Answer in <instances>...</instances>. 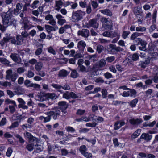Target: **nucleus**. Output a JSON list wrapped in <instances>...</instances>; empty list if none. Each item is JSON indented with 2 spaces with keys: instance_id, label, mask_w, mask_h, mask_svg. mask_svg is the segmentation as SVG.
Returning <instances> with one entry per match:
<instances>
[{
  "instance_id": "f257e3e1",
  "label": "nucleus",
  "mask_w": 158,
  "mask_h": 158,
  "mask_svg": "<svg viewBox=\"0 0 158 158\" xmlns=\"http://www.w3.org/2000/svg\"><path fill=\"white\" fill-rule=\"evenodd\" d=\"M13 10L11 8H9L6 12H3L2 14V22L4 25L7 26L10 25H15L16 21L13 18Z\"/></svg>"
},
{
  "instance_id": "f03ea898",
  "label": "nucleus",
  "mask_w": 158,
  "mask_h": 158,
  "mask_svg": "<svg viewBox=\"0 0 158 158\" xmlns=\"http://www.w3.org/2000/svg\"><path fill=\"white\" fill-rule=\"evenodd\" d=\"M85 14V12L81 10L73 11L72 13V21L77 22L83 18V17Z\"/></svg>"
},
{
  "instance_id": "7ed1b4c3",
  "label": "nucleus",
  "mask_w": 158,
  "mask_h": 158,
  "mask_svg": "<svg viewBox=\"0 0 158 158\" xmlns=\"http://www.w3.org/2000/svg\"><path fill=\"white\" fill-rule=\"evenodd\" d=\"M6 73V79L11 80L12 81L15 82L17 79V74L15 73H13L12 69H10L7 70Z\"/></svg>"
},
{
  "instance_id": "20e7f679",
  "label": "nucleus",
  "mask_w": 158,
  "mask_h": 158,
  "mask_svg": "<svg viewBox=\"0 0 158 158\" xmlns=\"http://www.w3.org/2000/svg\"><path fill=\"white\" fill-rule=\"evenodd\" d=\"M23 40L24 38L22 35H16V39L15 37L11 36V43L15 45H20L22 44Z\"/></svg>"
},
{
  "instance_id": "39448f33",
  "label": "nucleus",
  "mask_w": 158,
  "mask_h": 158,
  "mask_svg": "<svg viewBox=\"0 0 158 158\" xmlns=\"http://www.w3.org/2000/svg\"><path fill=\"white\" fill-rule=\"evenodd\" d=\"M10 58L15 62L17 63L18 64L21 63L22 61L21 59L19 56V55L15 53L14 52L11 53L10 56Z\"/></svg>"
},
{
  "instance_id": "423d86ee",
  "label": "nucleus",
  "mask_w": 158,
  "mask_h": 158,
  "mask_svg": "<svg viewBox=\"0 0 158 158\" xmlns=\"http://www.w3.org/2000/svg\"><path fill=\"white\" fill-rule=\"evenodd\" d=\"M58 105L59 108L62 110V111L64 113H66L65 110L68 107V105L65 101H62L58 102Z\"/></svg>"
},
{
  "instance_id": "0eeeda50",
  "label": "nucleus",
  "mask_w": 158,
  "mask_h": 158,
  "mask_svg": "<svg viewBox=\"0 0 158 158\" xmlns=\"http://www.w3.org/2000/svg\"><path fill=\"white\" fill-rule=\"evenodd\" d=\"M79 35H81L85 38L88 37L89 35V31L87 29H82L81 30H79L77 33Z\"/></svg>"
},
{
  "instance_id": "6e6552de",
  "label": "nucleus",
  "mask_w": 158,
  "mask_h": 158,
  "mask_svg": "<svg viewBox=\"0 0 158 158\" xmlns=\"http://www.w3.org/2000/svg\"><path fill=\"white\" fill-rule=\"evenodd\" d=\"M106 63V60L104 59H102L100 60L96 63V67L98 69L105 67Z\"/></svg>"
},
{
  "instance_id": "1a4fd4ad",
  "label": "nucleus",
  "mask_w": 158,
  "mask_h": 158,
  "mask_svg": "<svg viewBox=\"0 0 158 158\" xmlns=\"http://www.w3.org/2000/svg\"><path fill=\"white\" fill-rule=\"evenodd\" d=\"M38 100L40 102H43L46 100V93L40 92L37 94Z\"/></svg>"
},
{
  "instance_id": "9d476101",
  "label": "nucleus",
  "mask_w": 158,
  "mask_h": 158,
  "mask_svg": "<svg viewBox=\"0 0 158 158\" xmlns=\"http://www.w3.org/2000/svg\"><path fill=\"white\" fill-rule=\"evenodd\" d=\"M143 121L140 118L137 119L132 118L129 120V123L134 126H138L142 123Z\"/></svg>"
},
{
  "instance_id": "9b49d317",
  "label": "nucleus",
  "mask_w": 158,
  "mask_h": 158,
  "mask_svg": "<svg viewBox=\"0 0 158 158\" xmlns=\"http://www.w3.org/2000/svg\"><path fill=\"white\" fill-rule=\"evenodd\" d=\"M23 6L22 3H18L16 5V8L13 10L14 15H17L20 13V10L22 9Z\"/></svg>"
},
{
  "instance_id": "f8f14e48",
  "label": "nucleus",
  "mask_w": 158,
  "mask_h": 158,
  "mask_svg": "<svg viewBox=\"0 0 158 158\" xmlns=\"http://www.w3.org/2000/svg\"><path fill=\"white\" fill-rule=\"evenodd\" d=\"M63 4V2L61 0L56 1L54 7L56 11H59Z\"/></svg>"
},
{
  "instance_id": "ddd939ff",
  "label": "nucleus",
  "mask_w": 158,
  "mask_h": 158,
  "mask_svg": "<svg viewBox=\"0 0 158 158\" xmlns=\"http://www.w3.org/2000/svg\"><path fill=\"white\" fill-rule=\"evenodd\" d=\"M89 25L94 28H97L98 27L99 24L97 22L96 19H93L89 21Z\"/></svg>"
},
{
  "instance_id": "4468645a",
  "label": "nucleus",
  "mask_w": 158,
  "mask_h": 158,
  "mask_svg": "<svg viewBox=\"0 0 158 158\" xmlns=\"http://www.w3.org/2000/svg\"><path fill=\"white\" fill-rule=\"evenodd\" d=\"M152 138V135H149L148 133H143L141 136L140 138L143 139L147 141H149Z\"/></svg>"
},
{
  "instance_id": "2eb2a0df",
  "label": "nucleus",
  "mask_w": 158,
  "mask_h": 158,
  "mask_svg": "<svg viewBox=\"0 0 158 158\" xmlns=\"http://www.w3.org/2000/svg\"><path fill=\"white\" fill-rule=\"evenodd\" d=\"M69 73V72L64 69H62L59 71L58 76L60 77H65L68 75Z\"/></svg>"
},
{
  "instance_id": "dca6fc26",
  "label": "nucleus",
  "mask_w": 158,
  "mask_h": 158,
  "mask_svg": "<svg viewBox=\"0 0 158 158\" xmlns=\"http://www.w3.org/2000/svg\"><path fill=\"white\" fill-rule=\"evenodd\" d=\"M57 98V97L54 93H46V100H49V99L53 100L56 99Z\"/></svg>"
},
{
  "instance_id": "f3484780",
  "label": "nucleus",
  "mask_w": 158,
  "mask_h": 158,
  "mask_svg": "<svg viewBox=\"0 0 158 158\" xmlns=\"http://www.w3.org/2000/svg\"><path fill=\"white\" fill-rule=\"evenodd\" d=\"M11 36H7L6 37H4L3 39L0 41V44L1 46H3L9 40L11 41Z\"/></svg>"
},
{
  "instance_id": "a211bd4d",
  "label": "nucleus",
  "mask_w": 158,
  "mask_h": 158,
  "mask_svg": "<svg viewBox=\"0 0 158 158\" xmlns=\"http://www.w3.org/2000/svg\"><path fill=\"white\" fill-rule=\"evenodd\" d=\"M100 11L102 13L109 16H111L113 15L112 11L109 9L102 10H100Z\"/></svg>"
},
{
  "instance_id": "6ab92c4d",
  "label": "nucleus",
  "mask_w": 158,
  "mask_h": 158,
  "mask_svg": "<svg viewBox=\"0 0 158 158\" xmlns=\"http://www.w3.org/2000/svg\"><path fill=\"white\" fill-rule=\"evenodd\" d=\"M141 8V7H140L139 6H138L134 8L133 11L135 15L137 16H138L139 15L141 16L140 11Z\"/></svg>"
},
{
  "instance_id": "aec40b11",
  "label": "nucleus",
  "mask_w": 158,
  "mask_h": 158,
  "mask_svg": "<svg viewBox=\"0 0 158 158\" xmlns=\"http://www.w3.org/2000/svg\"><path fill=\"white\" fill-rule=\"evenodd\" d=\"M141 46H142L141 47H139V49L140 50L143 51H144L146 50V46L147 45V42H146L143 40L142 39L141 41V42L140 43Z\"/></svg>"
},
{
  "instance_id": "412c9836",
  "label": "nucleus",
  "mask_w": 158,
  "mask_h": 158,
  "mask_svg": "<svg viewBox=\"0 0 158 158\" xmlns=\"http://www.w3.org/2000/svg\"><path fill=\"white\" fill-rule=\"evenodd\" d=\"M79 71L83 73H86L89 72L88 68H86L84 66L82 65L78 66Z\"/></svg>"
},
{
  "instance_id": "4be33fe9",
  "label": "nucleus",
  "mask_w": 158,
  "mask_h": 158,
  "mask_svg": "<svg viewBox=\"0 0 158 158\" xmlns=\"http://www.w3.org/2000/svg\"><path fill=\"white\" fill-rule=\"evenodd\" d=\"M143 34L142 33H139L137 32L134 33L131 35L130 37L131 40H135L139 36H140Z\"/></svg>"
},
{
  "instance_id": "5701e85b",
  "label": "nucleus",
  "mask_w": 158,
  "mask_h": 158,
  "mask_svg": "<svg viewBox=\"0 0 158 158\" xmlns=\"http://www.w3.org/2000/svg\"><path fill=\"white\" fill-rule=\"evenodd\" d=\"M140 129H138L131 135V138L132 139H135L139 135L140 133Z\"/></svg>"
},
{
  "instance_id": "b1692460",
  "label": "nucleus",
  "mask_w": 158,
  "mask_h": 158,
  "mask_svg": "<svg viewBox=\"0 0 158 158\" xmlns=\"http://www.w3.org/2000/svg\"><path fill=\"white\" fill-rule=\"evenodd\" d=\"M42 63L41 62H39L36 64L35 67L37 71L39 72L42 69Z\"/></svg>"
},
{
  "instance_id": "393cba45",
  "label": "nucleus",
  "mask_w": 158,
  "mask_h": 158,
  "mask_svg": "<svg viewBox=\"0 0 158 158\" xmlns=\"http://www.w3.org/2000/svg\"><path fill=\"white\" fill-rule=\"evenodd\" d=\"M70 76L73 78H75L78 77L79 74L75 70H72Z\"/></svg>"
},
{
  "instance_id": "a878e982",
  "label": "nucleus",
  "mask_w": 158,
  "mask_h": 158,
  "mask_svg": "<svg viewBox=\"0 0 158 158\" xmlns=\"http://www.w3.org/2000/svg\"><path fill=\"white\" fill-rule=\"evenodd\" d=\"M51 85L55 88L58 91L61 93L62 92L60 90V89L62 88V86L60 85L55 84H52Z\"/></svg>"
},
{
  "instance_id": "bb28decb",
  "label": "nucleus",
  "mask_w": 158,
  "mask_h": 158,
  "mask_svg": "<svg viewBox=\"0 0 158 158\" xmlns=\"http://www.w3.org/2000/svg\"><path fill=\"white\" fill-rule=\"evenodd\" d=\"M156 123V122L155 121H154L152 123H148L147 122L144 123H143V127H147L148 126L149 127H152Z\"/></svg>"
},
{
  "instance_id": "cd10ccee",
  "label": "nucleus",
  "mask_w": 158,
  "mask_h": 158,
  "mask_svg": "<svg viewBox=\"0 0 158 158\" xmlns=\"http://www.w3.org/2000/svg\"><path fill=\"white\" fill-rule=\"evenodd\" d=\"M45 28L49 33L51 31H55L56 30L55 28L54 27L49 25H46Z\"/></svg>"
},
{
  "instance_id": "c85d7f7f",
  "label": "nucleus",
  "mask_w": 158,
  "mask_h": 158,
  "mask_svg": "<svg viewBox=\"0 0 158 158\" xmlns=\"http://www.w3.org/2000/svg\"><path fill=\"white\" fill-rule=\"evenodd\" d=\"M34 145L33 143L27 144L26 147V149L29 151H32L34 148Z\"/></svg>"
},
{
  "instance_id": "c756f323",
  "label": "nucleus",
  "mask_w": 158,
  "mask_h": 158,
  "mask_svg": "<svg viewBox=\"0 0 158 158\" xmlns=\"http://www.w3.org/2000/svg\"><path fill=\"white\" fill-rule=\"evenodd\" d=\"M40 2L38 0L34 1L31 5V8L35 9L38 7L39 6Z\"/></svg>"
},
{
  "instance_id": "7c9ffc66",
  "label": "nucleus",
  "mask_w": 158,
  "mask_h": 158,
  "mask_svg": "<svg viewBox=\"0 0 158 158\" xmlns=\"http://www.w3.org/2000/svg\"><path fill=\"white\" fill-rule=\"evenodd\" d=\"M0 61L2 64L6 65H8L10 63L8 60L4 58H0Z\"/></svg>"
},
{
  "instance_id": "2f4dec72",
  "label": "nucleus",
  "mask_w": 158,
  "mask_h": 158,
  "mask_svg": "<svg viewBox=\"0 0 158 158\" xmlns=\"http://www.w3.org/2000/svg\"><path fill=\"white\" fill-rule=\"evenodd\" d=\"M138 102V99L137 98H135L130 102L129 105L132 107H135Z\"/></svg>"
},
{
  "instance_id": "473e14b6",
  "label": "nucleus",
  "mask_w": 158,
  "mask_h": 158,
  "mask_svg": "<svg viewBox=\"0 0 158 158\" xmlns=\"http://www.w3.org/2000/svg\"><path fill=\"white\" fill-rule=\"evenodd\" d=\"M35 151L37 152H39L42 151L43 148L40 145L36 144L35 146Z\"/></svg>"
},
{
  "instance_id": "72a5a7b5",
  "label": "nucleus",
  "mask_w": 158,
  "mask_h": 158,
  "mask_svg": "<svg viewBox=\"0 0 158 158\" xmlns=\"http://www.w3.org/2000/svg\"><path fill=\"white\" fill-rule=\"evenodd\" d=\"M86 46V44L84 41H80L78 43V48H80L81 47H82L83 48H84Z\"/></svg>"
},
{
  "instance_id": "f704fd0d",
  "label": "nucleus",
  "mask_w": 158,
  "mask_h": 158,
  "mask_svg": "<svg viewBox=\"0 0 158 158\" xmlns=\"http://www.w3.org/2000/svg\"><path fill=\"white\" fill-rule=\"evenodd\" d=\"M86 150L87 148L85 145H82L80 148L79 150L82 154L86 152Z\"/></svg>"
},
{
  "instance_id": "c9c22d12",
  "label": "nucleus",
  "mask_w": 158,
  "mask_h": 158,
  "mask_svg": "<svg viewBox=\"0 0 158 158\" xmlns=\"http://www.w3.org/2000/svg\"><path fill=\"white\" fill-rule=\"evenodd\" d=\"M0 84L2 85L5 87H6L8 86H10L11 85V84L10 82L8 81H5V82H0Z\"/></svg>"
},
{
  "instance_id": "e433bc0d",
  "label": "nucleus",
  "mask_w": 158,
  "mask_h": 158,
  "mask_svg": "<svg viewBox=\"0 0 158 158\" xmlns=\"http://www.w3.org/2000/svg\"><path fill=\"white\" fill-rule=\"evenodd\" d=\"M104 49V47L103 46L100 45H98L97 46V51L98 53L101 52Z\"/></svg>"
},
{
  "instance_id": "4c0bfd02",
  "label": "nucleus",
  "mask_w": 158,
  "mask_h": 158,
  "mask_svg": "<svg viewBox=\"0 0 158 158\" xmlns=\"http://www.w3.org/2000/svg\"><path fill=\"white\" fill-rule=\"evenodd\" d=\"M21 127L23 130H25L28 128H31L32 127V126L28 123L22 125Z\"/></svg>"
},
{
  "instance_id": "58836bf2",
  "label": "nucleus",
  "mask_w": 158,
  "mask_h": 158,
  "mask_svg": "<svg viewBox=\"0 0 158 158\" xmlns=\"http://www.w3.org/2000/svg\"><path fill=\"white\" fill-rule=\"evenodd\" d=\"M146 30V28L143 27L139 26L136 28V30L137 31L143 32Z\"/></svg>"
},
{
  "instance_id": "ea45409f",
  "label": "nucleus",
  "mask_w": 158,
  "mask_h": 158,
  "mask_svg": "<svg viewBox=\"0 0 158 158\" xmlns=\"http://www.w3.org/2000/svg\"><path fill=\"white\" fill-rule=\"evenodd\" d=\"M70 97L73 99L78 98L81 97L80 96H78L73 92L70 93Z\"/></svg>"
},
{
  "instance_id": "a19ab883",
  "label": "nucleus",
  "mask_w": 158,
  "mask_h": 158,
  "mask_svg": "<svg viewBox=\"0 0 158 158\" xmlns=\"http://www.w3.org/2000/svg\"><path fill=\"white\" fill-rule=\"evenodd\" d=\"M23 27L25 30H27L31 28V25L28 23L24 22Z\"/></svg>"
},
{
  "instance_id": "79ce46f5",
  "label": "nucleus",
  "mask_w": 158,
  "mask_h": 158,
  "mask_svg": "<svg viewBox=\"0 0 158 158\" xmlns=\"http://www.w3.org/2000/svg\"><path fill=\"white\" fill-rule=\"evenodd\" d=\"M5 102L7 104H12L14 105L15 106H16L17 105L16 104L15 102V101L11 100L10 99H6L5 101Z\"/></svg>"
},
{
  "instance_id": "37998d69",
  "label": "nucleus",
  "mask_w": 158,
  "mask_h": 158,
  "mask_svg": "<svg viewBox=\"0 0 158 158\" xmlns=\"http://www.w3.org/2000/svg\"><path fill=\"white\" fill-rule=\"evenodd\" d=\"M15 137L19 140V142L21 143H24L25 140L23 139L22 137L18 134H16L15 135Z\"/></svg>"
},
{
  "instance_id": "c03bdc74",
  "label": "nucleus",
  "mask_w": 158,
  "mask_h": 158,
  "mask_svg": "<svg viewBox=\"0 0 158 158\" xmlns=\"http://www.w3.org/2000/svg\"><path fill=\"white\" fill-rule=\"evenodd\" d=\"M48 51L49 53L52 54L53 55H55L56 54L55 50L51 46L49 47L48 48Z\"/></svg>"
},
{
  "instance_id": "a18cd8bd",
  "label": "nucleus",
  "mask_w": 158,
  "mask_h": 158,
  "mask_svg": "<svg viewBox=\"0 0 158 158\" xmlns=\"http://www.w3.org/2000/svg\"><path fill=\"white\" fill-rule=\"evenodd\" d=\"M119 34L117 32L114 31L112 34L111 33V36H110V38H113L115 37L116 38H118V37H119Z\"/></svg>"
},
{
  "instance_id": "49530a36",
  "label": "nucleus",
  "mask_w": 158,
  "mask_h": 158,
  "mask_svg": "<svg viewBox=\"0 0 158 158\" xmlns=\"http://www.w3.org/2000/svg\"><path fill=\"white\" fill-rule=\"evenodd\" d=\"M130 32L129 31H123L122 35V36L123 38L126 39L128 35L130 34Z\"/></svg>"
},
{
  "instance_id": "de8ad7c7",
  "label": "nucleus",
  "mask_w": 158,
  "mask_h": 158,
  "mask_svg": "<svg viewBox=\"0 0 158 158\" xmlns=\"http://www.w3.org/2000/svg\"><path fill=\"white\" fill-rule=\"evenodd\" d=\"M129 96L131 97H135L136 92L134 89H130Z\"/></svg>"
},
{
  "instance_id": "09e8293b",
  "label": "nucleus",
  "mask_w": 158,
  "mask_h": 158,
  "mask_svg": "<svg viewBox=\"0 0 158 158\" xmlns=\"http://www.w3.org/2000/svg\"><path fill=\"white\" fill-rule=\"evenodd\" d=\"M30 87H33L34 89L37 90L40 88V85L37 84L32 83L30 85Z\"/></svg>"
},
{
  "instance_id": "8fccbe9b",
  "label": "nucleus",
  "mask_w": 158,
  "mask_h": 158,
  "mask_svg": "<svg viewBox=\"0 0 158 158\" xmlns=\"http://www.w3.org/2000/svg\"><path fill=\"white\" fill-rule=\"evenodd\" d=\"M102 98H106L107 97V92L106 89H103L102 90Z\"/></svg>"
},
{
  "instance_id": "3c124183",
  "label": "nucleus",
  "mask_w": 158,
  "mask_h": 158,
  "mask_svg": "<svg viewBox=\"0 0 158 158\" xmlns=\"http://www.w3.org/2000/svg\"><path fill=\"white\" fill-rule=\"evenodd\" d=\"M26 76L29 78H31L34 75V73L31 70H29L28 71L27 74H26Z\"/></svg>"
},
{
  "instance_id": "603ef678",
  "label": "nucleus",
  "mask_w": 158,
  "mask_h": 158,
  "mask_svg": "<svg viewBox=\"0 0 158 158\" xmlns=\"http://www.w3.org/2000/svg\"><path fill=\"white\" fill-rule=\"evenodd\" d=\"M156 14H157V11H156V10L154 11L153 14H152V18L153 19V20L152 21V23H155L156 22Z\"/></svg>"
},
{
  "instance_id": "864d4df0",
  "label": "nucleus",
  "mask_w": 158,
  "mask_h": 158,
  "mask_svg": "<svg viewBox=\"0 0 158 158\" xmlns=\"http://www.w3.org/2000/svg\"><path fill=\"white\" fill-rule=\"evenodd\" d=\"M85 112V110L78 109L76 112V114L81 115H83Z\"/></svg>"
},
{
  "instance_id": "5fc2aeb1",
  "label": "nucleus",
  "mask_w": 158,
  "mask_h": 158,
  "mask_svg": "<svg viewBox=\"0 0 158 158\" xmlns=\"http://www.w3.org/2000/svg\"><path fill=\"white\" fill-rule=\"evenodd\" d=\"M38 107L39 108H47L48 106H46V104L44 103H39L37 104Z\"/></svg>"
},
{
  "instance_id": "6e6d98bb",
  "label": "nucleus",
  "mask_w": 158,
  "mask_h": 158,
  "mask_svg": "<svg viewBox=\"0 0 158 158\" xmlns=\"http://www.w3.org/2000/svg\"><path fill=\"white\" fill-rule=\"evenodd\" d=\"M43 51L42 48H37L35 52V55L36 56H38L41 54Z\"/></svg>"
},
{
  "instance_id": "4d7b16f0",
  "label": "nucleus",
  "mask_w": 158,
  "mask_h": 158,
  "mask_svg": "<svg viewBox=\"0 0 158 158\" xmlns=\"http://www.w3.org/2000/svg\"><path fill=\"white\" fill-rule=\"evenodd\" d=\"M70 97V93H69L68 92H66L63 95V98L67 99H69Z\"/></svg>"
},
{
  "instance_id": "13d9d810",
  "label": "nucleus",
  "mask_w": 158,
  "mask_h": 158,
  "mask_svg": "<svg viewBox=\"0 0 158 158\" xmlns=\"http://www.w3.org/2000/svg\"><path fill=\"white\" fill-rule=\"evenodd\" d=\"M139 59V56L136 53L133 54L132 55V60L134 61H136Z\"/></svg>"
},
{
  "instance_id": "bf43d9fd",
  "label": "nucleus",
  "mask_w": 158,
  "mask_h": 158,
  "mask_svg": "<svg viewBox=\"0 0 158 158\" xmlns=\"http://www.w3.org/2000/svg\"><path fill=\"white\" fill-rule=\"evenodd\" d=\"M13 150L11 147H9L7 149V151L6 152V155L8 157H10L12 153Z\"/></svg>"
},
{
  "instance_id": "052dcab7",
  "label": "nucleus",
  "mask_w": 158,
  "mask_h": 158,
  "mask_svg": "<svg viewBox=\"0 0 158 158\" xmlns=\"http://www.w3.org/2000/svg\"><path fill=\"white\" fill-rule=\"evenodd\" d=\"M17 101L19 103V104L18 105V107L22 105L25 104L26 103L21 98H18Z\"/></svg>"
},
{
  "instance_id": "680f3d73",
  "label": "nucleus",
  "mask_w": 158,
  "mask_h": 158,
  "mask_svg": "<svg viewBox=\"0 0 158 158\" xmlns=\"http://www.w3.org/2000/svg\"><path fill=\"white\" fill-rule=\"evenodd\" d=\"M61 155L63 156H66L69 153V152L65 149H62L61 150Z\"/></svg>"
},
{
  "instance_id": "e2e57ef3",
  "label": "nucleus",
  "mask_w": 158,
  "mask_h": 158,
  "mask_svg": "<svg viewBox=\"0 0 158 158\" xmlns=\"http://www.w3.org/2000/svg\"><path fill=\"white\" fill-rule=\"evenodd\" d=\"M104 75L105 77L107 79L111 78L112 77V75L109 72H106L105 73Z\"/></svg>"
},
{
  "instance_id": "0e129e2a",
  "label": "nucleus",
  "mask_w": 158,
  "mask_h": 158,
  "mask_svg": "<svg viewBox=\"0 0 158 158\" xmlns=\"http://www.w3.org/2000/svg\"><path fill=\"white\" fill-rule=\"evenodd\" d=\"M102 35L105 37H110L111 33L110 31H105L103 33Z\"/></svg>"
},
{
  "instance_id": "69168bd1",
  "label": "nucleus",
  "mask_w": 158,
  "mask_h": 158,
  "mask_svg": "<svg viewBox=\"0 0 158 158\" xmlns=\"http://www.w3.org/2000/svg\"><path fill=\"white\" fill-rule=\"evenodd\" d=\"M82 155L87 158H91L92 157V154L90 153L85 152Z\"/></svg>"
},
{
  "instance_id": "338daca9",
  "label": "nucleus",
  "mask_w": 158,
  "mask_h": 158,
  "mask_svg": "<svg viewBox=\"0 0 158 158\" xmlns=\"http://www.w3.org/2000/svg\"><path fill=\"white\" fill-rule=\"evenodd\" d=\"M115 60V57L114 56L107 57L106 58V60L109 63H111Z\"/></svg>"
},
{
  "instance_id": "774afa93",
  "label": "nucleus",
  "mask_w": 158,
  "mask_h": 158,
  "mask_svg": "<svg viewBox=\"0 0 158 158\" xmlns=\"http://www.w3.org/2000/svg\"><path fill=\"white\" fill-rule=\"evenodd\" d=\"M156 28V25L154 24L152 25L149 28V32L151 33L153 32L155 29Z\"/></svg>"
}]
</instances>
